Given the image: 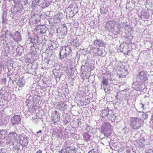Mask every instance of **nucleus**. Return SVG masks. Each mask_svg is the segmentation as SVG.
Returning <instances> with one entry per match:
<instances>
[{
    "label": "nucleus",
    "mask_w": 153,
    "mask_h": 153,
    "mask_svg": "<svg viewBox=\"0 0 153 153\" xmlns=\"http://www.w3.org/2000/svg\"><path fill=\"white\" fill-rule=\"evenodd\" d=\"M111 75L109 73L104 74L103 80L101 83V89L104 90L105 92H108L109 89H106L105 87L109 84L114 83L115 80L111 78Z\"/></svg>",
    "instance_id": "f257e3e1"
},
{
    "label": "nucleus",
    "mask_w": 153,
    "mask_h": 153,
    "mask_svg": "<svg viewBox=\"0 0 153 153\" xmlns=\"http://www.w3.org/2000/svg\"><path fill=\"white\" fill-rule=\"evenodd\" d=\"M1 41L0 42V45L2 46L1 48H3V50L6 53H10V47L13 45V41L8 39L7 37L4 38L1 37L0 38Z\"/></svg>",
    "instance_id": "f03ea898"
},
{
    "label": "nucleus",
    "mask_w": 153,
    "mask_h": 153,
    "mask_svg": "<svg viewBox=\"0 0 153 153\" xmlns=\"http://www.w3.org/2000/svg\"><path fill=\"white\" fill-rule=\"evenodd\" d=\"M72 51L71 47L69 46H63L61 47L60 48V51L59 52L60 58L62 59V56L63 58H68V57L71 53Z\"/></svg>",
    "instance_id": "7ed1b4c3"
},
{
    "label": "nucleus",
    "mask_w": 153,
    "mask_h": 153,
    "mask_svg": "<svg viewBox=\"0 0 153 153\" xmlns=\"http://www.w3.org/2000/svg\"><path fill=\"white\" fill-rule=\"evenodd\" d=\"M143 122V120L139 118L132 117L131 118V125L135 129H137L140 127Z\"/></svg>",
    "instance_id": "20e7f679"
},
{
    "label": "nucleus",
    "mask_w": 153,
    "mask_h": 153,
    "mask_svg": "<svg viewBox=\"0 0 153 153\" xmlns=\"http://www.w3.org/2000/svg\"><path fill=\"white\" fill-rule=\"evenodd\" d=\"M22 5L21 3H16L14 6H12L10 9V11L12 13L16 14L17 13H20L21 10L23 9Z\"/></svg>",
    "instance_id": "39448f33"
},
{
    "label": "nucleus",
    "mask_w": 153,
    "mask_h": 153,
    "mask_svg": "<svg viewBox=\"0 0 153 153\" xmlns=\"http://www.w3.org/2000/svg\"><path fill=\"white\" fill-rule=\"evenodd\" d=\"M103 131L105 136L108 137L111 132V126L108 123H105L102 126Z\"/></svg>",
    "instance_id": "423d86ee"
},
{
    "label": "nucleus",
    "mask_w": 153,
    "mask_h": 153,
    "mask_svg": "<svg viewBox=\"0 0 153 153\" xmlns=\"http://www.w3.org/2000/svg\"><path fill=\"white\" fill-rule=\"evenodd\" d=\"M20 136H19L16 132H12L8 134L9 143H12V141L14 142L17 140H19Z\"/></svg>",
    "instance_id": "0eeeda50"
},
{
    "label": "nucleus",
    "mask_w": 153,
    "mask_h": 153,
    "mask_svg": "<svg viewBox=\"0 0 153 153\" xmlns=\"http://www.w3.org/2000/svg\"><path fill=\"white\" fill-rule=\"evenodd\" d=\"M52 120L54 123H56L60 120V114L59 112L55 111L51 114Z\"/></svg>",
    "instance_id": "6e6552de"
},
{
    "label": "nucleus",
    "mask_w": 153,
    "mask_h": 153,
    "mask_svg": "<svg viewBox=\"0 0 153 153\" xmlns=\"http://www.w3.org/2000/svg\"><path fill=\"white\" fill-rule=\"evenodd\" d=\"M147 73L144 71H141L137 76V79L140 82H144L147 79Z\"/></svg>",
    "instance_id": "1a4fd4ad"
},
{
    "label": "nucleus",
    "mask_w": 153,
    "mask_h": 153,
    "mask_svg": "<svg viewBox=\"0 0 153 153\" xmlns=\"http://www.w3.org/2000/svg\"><path fill=\"white\" fill-rule=\"evenodd\" d=\"M102 116L104 118H110L111 115L113 116V113L111 110L109 111L108 109L107 108L103 110L102 112Z\"/></svg>",
    "instance_id": "9d476101"
},
{
    "label": "nucleus",
    "mask_w": 153,
    "mask_h": 153,
    "mask_svg": "<svg viewBox=\"0 0 153 153\" xmlns=\"http://www.w3.org/2000/svg\"><path fill=\"white\" fill-rule=\"evenodd\" d=\"M68 143L66 142L64 145V148L60 152V153H71L70 152L73 150V148L71 146H69L67 144Z\"/></svg>",
    "instance_id": "9b49d317"
},
{
    "label": "nucleus",
    "mask_w": 153,
    "mask_h": 153,
    "mask_svg": "<svg viewBox=\"0 0 153 153\" xmlns=\"http://www.w3.org/2000/svg\"><path fill=\"white\" fill-rule=\"evenodd\" d=\"M116 22L114 20L108 22L105 25V29L110 31L113 29L115 27Z\"/></svg>",
    "instance_id": "f8f14e48"
},
{
    "label": "nucleus",
    "mask_w": 153,
    "mask_h": 153,
    "mask_svg": "<svg viewBox=\"0 0 153 153\" xmlns=\"http://www.w3.org/2000/svg\"><path fill=\"white\" fill-rule=\"evenodd\" d=\"M144 84L142 83H140L138 82H134L132 85V87L135 90L140 91L143 89Z\"/></svg>",
    "instance_id": "ddd939ff"
},
{
    "label": "nucleus",
    "mask_w": 153,
    "mask_h": 153,
    "mask_svg": "<svg viewBox=\"0 0 153 153\" xmlns=\"http://www.w3.org/2000/svg\"><path fill=\"white\" fill-rule=\"evenodd\" d=\"M20 121V117L19 115H15L11 118V123L13 125L19 124Z\"/></svg>",
    "instance_id": "4468645a"
},
{
    "label": "nucleus",
    "mask_w": 153,
    "mask_h": 153,
    "mask_svg": "<svg viewBox=\"0 0 153 153\" xmlns=\"http://www.w3.org/2000/svg\"><path fill=\"white\" fill-rule=\"evenodd\" d=\"M19 141L20 144L22 146H26L27 145L28 140L26 137H23L20 135L19 138Z\"/></svg>",
    "instance_id": "2eb2a0df"
},
{
    "label": "nucleus",
    "mask_w": 153,
    "mask_h": 153,
    "mask_svg": "<svg viewBox=\"0 0 153 153\" xmlns=\"http://www.w3.org/2000/svg\"><path fill=\"white\" fill-rule=\"evenodd\" d=\"M91 132L88 131L87 132H84L83 134V137L84 140L85 141H88L90 140L92 138V136Z\"/></svg>",
    "instance_id": "dca6fc26"
},
{
    "label": "nucleus",
    "mask_w": 153,
    "mask_h": 153,
    "mask_svg": "<svg viewBox=\"0 0 153 153\" xmlns=\"http://www.w3.org/2000/svg\"><path fill=\"white\" fill-rule=\"evenodd\" d=\"M66 106V104L64 102H61L57 105V108L60 111H64L67 109Z\"/></svg>",
    "instance_id": "f3484780"
},
{
    "label": "nucleus",
    "mask_w": 153,
    "mask_h": 153,
    "mask_svg": "<svg viewBox=\"0 0 153 153\" xmlns=\"http://www.w3.org/2000/svg\"><path fill=\"white\" fill-rule=\"evenodd\" d=\"M19 140L16 141L14 142H12V143H9L12 144L13 146V148L15 150H19L20 149V142Z\"/></svg>",
    "instance_id": "a211bd4d"
},
{
    "label": "nucleus",
    "mask_w": 153,
    "mask_h": 153,
    "mask_svg": "<svg viewBox=\"0 0 153 153\" xmlns=\"http://www.w3.org/2000/svg\"><path fill=\"white\" fill-rule=\"evenodd\" d=\"M7 135L5 130L0 131V142H4L5 141V138Z\"/></svg>",
    "instance_id": "6ab92c4d"
},
{
    "label": "nucleus",
    "mask_w": 153,
    "mask_h": 153,
    "mask_svg": "<svg viewBox=\"0 0 153 153\" xmlns=\"http://www.w3.org/2000/svg\"><path fill=\"white\" fill-rule=\"evenodd\" d=\"M94 45L96 47L105 46V44L102 41L98 39H97L94 41Z\"/></svg>",
    "instance_id": "aec40b11"
},
{
    "label": "nucleus",
    "mask_w": 153,
    "mask_h": 153,
    "mask_svg": "<svg viewBox=\"0 0 153 153\" xmlns=\"http://www.w3.org/2000/svg\"><path fill=\"white\" fill-rule=\"evenodd\" d=\"M17 85L19 87H22L25 85V81L24 79L22 78H19L17 83Z\"/></svg>",
    "instance_id": "412c9836"
},
{
    "label": "nucleus",
    "mask_w": 153,
    "mask_h": 153,
    "mask_svg": "<svg viewBox=\"0 0 153 153\" xmlns=\"http://www.w3.org/2000/svg\"><path fill=\"white\" fill-rule=\"evenodd\" d=\"M14 40L17 42L20 40L21 39L20 33L18 31H16L14 35V36L13 37Z\"/></svg>",
    "instance_id": "4be33fe9"
},
{
    "label": "nucleus",
    "mask_w": 153,
    "mask_h": 153,
    "mask_svg": "<svg viewBox=\"0 0 153 153\" xmlns=\"http://www.w3.org/2000/svg\"><path fill=\"white\" fill-rule=\"evenodd\" d=\"M4 7H5V6H3L2 8L3 11V12L2 13V19L3 20L2 22L3 23H4L6 21V19L4 18V16L5 17V16L6 14V11L7 10L6 8V10L5 9L4 10Z\"/></svg>",
    "instance_id": "5701e85b"
},
{
    "label": "nucleus",
    "mask_w": 153,
    "mask_h": 153,
    "mask_svg": "<svg viewBox=\"0 0 153 153\" xmlns=\"http://www.w3.org/2000/svg\"><path fill=\"white\" fill-rule=\"evenodd\" d=\"M45 26H39L37 28V30H40V31L39 32L40 33H45V32H44L43 31V29H44V28H45Z\"/></svg>",
    "instance_id": "b1692460"
},
{
    "label": "nucleus",
    "mask_w": 153,
    "mask_h": 153,
    "mask_svg": "<svg viewBox=\"0 0 153 153\" xmlns=\"http://www.w3.org/2000/svg\"><path fill=\"white\" fill-rule=\"evenodd\" d=\"M5 36H2V37H4V38L7 37L8 38V36H10L11 37H13V34L8 31H7L5 32Z\"/></svg>",
    "instance_id": "393cba45"
},
{
    "label": "nucleus",
    "mask_w": 153,
    "mask_h": 153,
    "mask_svg": "<svg viewBox=\"0 0 153 153\" xmlns=\"http://www.w3.org/2000/svg\"><path fill=\"white\" fill-rule=\"evenodd\" d=\"M20 3L22 4V6H26L28 4L29 1L28 0H21Z\"/></svg>",
    "instance_id": "a878e982"
},
{
    "label": "nucleus",
    "mask_w": 153,
    "mask_h": 153,
    "mask_svg": "<svg viewBox=\"0 0 153 153\" xmlns=\"http://www.w3.org/2000/svg\"><path fill=\"white\" fill-rule=\"evenodd\" d=\"M40 1V0H34L32 4L33 6L35 7L36 6H37L39 5V2Z\"/></svg>",
    "instance_id": "bb28decb"
},
{
    "label": "nucleus",
    "mask_w": 153,
    "mask_h": 153,
    "mask_svg": "<svg viewBox=\"0 0 153 153\" xmlns=\"http://www.w3.org/2000/svg\"><path fill=\"white\" fill-rule=\"evenodd\" d=\"M6 88V87H3L0 90V91L1 92L4 97H5V94L7 93V92Z\"/></svg>",
    "instance_id": "cd10ccee"
},
{
    "label": "nucleus",
    "mask_w": 153,
    "mask_h": 153,
    "mask_svg": "<svg viewBox=\"0 0 153 153\" xmlns=\"http://www.w3.org/2000/svg\"><path fill=\"white\" fill-rule=\"evenodd\" d=\"M102 53V50L100 49L99 48L97 49V54L98 56H101Z\"/></svg>",
    "instance_id": "c85d7f7f"
},
{
    "label": "nucleus",
    "mask_w": 153,
    "mask_h": 153,
    "mask_svg": "<svg viewBox=\"0 0 153 153\" xmlns=\"http://www.w3.org/2000/svg\"><path fill=\"white\" fill-rule=\"evenodd\" d=\"M148 116L147 112L143 113L142 115V117L144 119H146L148 118Z\"/></svg>",
    "instance_id": "c756f323"
},
{
    "label": "nucleus",
    "mask_w": 153,
    "mask_h": 153,
    "mask_svg": "<svg viewBox=\"0 0 153 153\" xmlns=\"http://www.w3.org/2000/svg\"><path fill=\"white\" fill-rule=\"evenodd\" d=\"M128 71L125 69H123L122 70V74H123V76H125L128 74Z\"/></svg>",
    "instance_id": "7c9ffc66"
},
{
    "label": "nucleus",
    "mask_w": 153,
    "mask_h": 153,
    "mask_svg": "<svg viewBox=\"0 0 153 153\" xmlns=\"http://www.w3.org/2000/svg\"><path fill=\"white\" fill-rule=\"evenodd\" d=\"M100 11L101 14H104L106 13L105 8L103 7H101L100 9Z\"/></svg>",
    "instance_id": "2f4dec72"
},
{
    "label": "nucleus",
    "mask_w": 153,
    "mask_h": 153,
    "mask_svg": "<svg viewBox=\"0 0 153 153\" xmlns=\"http://www.w3.org/2000/svg\"><path fill=\"white\" fill-rule=\"evenodd\" d=\"M11 49H10V52H13L14 49H16V47L15 46V45L14 44V43H13V45H12Z\"/></svg>",
    "instance_id": "473e14b6"
},
{
    "label": "nucleus",
    "mask_w": 153,
    "mask_h": 153,
    "mask_svg": "<svg viewBox=\"0 0 153 153\" xmlns=\"http://www.w3.org/2000/svg\"><path fill=\"white\" fill-rule=\"evenodd\" d=\"M7 150L4 149L2 148L0 149V153H6Z\"/></svg>",
    "instance_id": "72a5a7b5"
},
{
    "label": "nucleus",
    "mask_w": 153,
    "mask_h": 153,
    "mask_svg": "<svg viewBox=\"0 0 153 153\" xmlns=\"http://www.w3.org/2000/svg\"><path fill=\"white\" fill-rule=\"evenodd\" d=\"M113 115H111V117L110 118H108L109 119L113 120H115L116 116L114 115L113 114Z\"/></svg>",
    "instance_id": "f704fd0d"
},
{
    "label": "nucleus",
    "mask_w": 153,
    "mask_h": 153,
    "mask_svg": "<svg viewBox=\"0 0 153 153\" xmlns=\"http://www.w3.org/2000/svg\"><path fill=\"white\" fill-rule=\"evenodd\" d=\"M6 79L4 78L2 80L1 83L2 84L5 85L6 83Z\"/></svg>",
    "instance_id": "c9c22d12"
},
{
    "label": "nucleus",
    "mask_w": 153,
    "mask_h": 153,
    "mask_svg": "<svg viewBox=\"0 0 153 153\" xmlns=\"http://www.w3.org/2000/svg\"><path fill=\"white\" fill-rule=\"evenodd\" d=\"M4 97L1 93V92L0 91V99H2L3 97Z\"/></svg>",
    "instance_id": "e433bc0d"
},
{
    "label": "nucleus",
    "mask_w": 153,
    "mask_h": 153,
    "mask_svg": "<svg viewBox=\"0 0 153 153\" xmlns=\"http://www.w3.org/2000/svg\"><path fill=\"white\" fill-rule=\"evenodd\" d=\"M140 104L142 105V108H143V109H144V104L142 103L141 102L140 103Z\"/></svg>",
    "instance_id": "4c0bfd02"
},
{
    "label": "nucleus",
    "mask_w": 153,
    "mask_h": 153,
    "mask_svg": "<svg viewBox=\"0 0 153 153\" xmlns=\"http://www.w3.org/2000/svg\"><path fill=\"white\" fill-rule=\"evenodd\" d=\"M47 3H43L44 5L43 6V7L45 8L46 7H48V6H47Z\"/></svg>",
    "instance_id": "58836bf2"
},
{
    "label": "nucleus",
    "mask_w": 153,
    "mask_h": 153,
    "mask_svg": "<svg viewBox=\"0 0 153 153\" xmlns=\"http://www.w3.org/2000/svg\"><path fill=\"white\" fill-rule=\"evenodd\" d=\"M130 50H128L127 52L126 53H124V54L126 55H128V53H130Z\"/></svg>",
    "instance_id": "ea45409f"
},
{
    "label": "nucleus",
    "mask_w": 153,
    "mask_h": 153,
    "mask_svg": "<svg viewBox=\"0 0 153 153\" xmlns=\"http://www.w3.org/2000/svg\"><path fill=\"white\" fill-rule=\"evenodd\" d=\"M20 0H13L15 3H18L19 2Z\"/></svg>",
    "instance_id": "a19ab883"
},
{
    "label": "nucleus",
    "mask_w": 153,
    "mask_h": 153,
    "mask_svg": "<svg viewBox=\"0 0 153 153\" xmlns=\"http://www.w3.org/2000/svg\"><path fill=\"white\" fill-rule=\"evenodd\" d=\"M42 151L40 150H39L38 151L36 152V153H42Z\"/></svg>",
    "instance_id": "79ce46f5"
},
{
    "label": "nucleus",
    "mask_w": 153,
    "mask_h": 153,
    "mask_svg": "<svg viewBox=\"0 0 153 153\" xmlns=\"http://www.w3.org/2000/svg\"><path fill=\"white\" fill-rule=\"evenodd\" d=\"M124 44H121L120 45V47H121V48H123L124 47Z\"/></svg>",
    "instance_id": "37998d69"
},
{
    "label": "nucleus",
    "mask_w": 153,
    "mask_h": 153,
    "mask_svg": "<svg viewBox=\"0 0 153 153\" xmlns=\"http://www.w3.org/2000/svg\"><path fill=\"white\" fill-rule=\"evenodd\" d=\"M42 132V131L41 130L39 131L36 132V133L37 134H39V133H40Z\"/></svg>",
    "instance_id": "c03bdc74"
},
{
    "label": "nucleus",
    "mask_w": 153,
    "mask_h": 153,
    "mask_svg": "<svg viewBox=\"0 0 153 153\" xmlns=\"http://www.w3.org/2000/svg\"><path fill=\"white\" fill-rule=\"evenodd\" d=\"M129 25H128V24H126V25H125V26H124V28H125L126 27H128Z\"/></svg>",
    "instance_id": "a18cd8bd"
},
{
    "label": "nucleus",
    "mask_w": 153,
    "mask_h": 153,
    "mask_svg": "<svg viewBox=\"0 0 153 153\" xmlns=\"http://www.w3.org/2000/svg\"><path fill=\"white\" fill-rule=\"evenodd\" d=\"M151 120L152 121V122L153 123V114H152V116Z\"/></svg>",
    "instance_id": "49530a36"
},
{
    "label": "nucleus",
    "mask_w": 153,
    "mask_h": 153,
    "mask_svg": "<svg viewBox=\"0 0 153 153\" xmlns=\"http://www.w3.org/2000/svg\"><path fill=\"white\" fill-rule=\"evenodd\" d=\"M85 67V66L84 65H82V66H81V67L82 68H83V67Z\"/></svg>",
    "instance_id": "de8ad7c7"
},
{
    "label": "nucleus",
    "mask_w": 153,
    "mask_h": 153,
    "mask_svg": "<svg viewBox=\"0 0 153 153\" xmlns=\"http://www.w3.org/2000/svg\"><path fill=\"white\" fill-rule=\"evenodd\" d=\"M118 96V95H117L116 96V98H117V99H118V97H117Z\"/></svg>",
    "instance_id": "09e8293b"
},
{
    "label": "nucleus",
    "mask_w": 153,
    "mask_h": 153,
    "mask_svg": "<svg viewBox=\"0 0 153 153\" xmlns=\"http://www.w3.org/2000/svg\"><path fill=\"white\" fill-rule=\"evenodd\" d=\"M38 21H39V20H37H37H35V22H36V23L38 22Z\"/></svg>",
    "instance_id": "8fccbe9b"
},
{
    "label": "nucleus",
    "mask_w": 153,
    "mask_h": 153,
    "mask_svg": "<svg viewBox=\"0 0 153 153\" xmlns=\"http://www.w3.org/2000/svg\"><path fill=\"white\" fill-rule=\"evenodd\" d=\"M10 0H9V1H10Z\"/></svg>",
    "instance_id": "3c124183"
}]
</instances>
